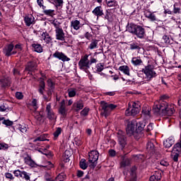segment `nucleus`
I'll return each instance as SVG.
<instances>
[{
    "instance_id": "obj_43",
    "label": "nucleus",
    "mask_w": 181,
    "mask_h": 181,
    "mask_svg": "<svg viewBox=\"0 0 181 181\" xmlns=\"http://www.w3.org/2000/svg\"><path fill=\"white\" fill-rule=\"evenodd\" d=\"M179 155H180L179 153L172 151L171 158L174 162H177L179 160Z\"/></svg>"
},
{
    "instance_id": "obj_62",
    "label": "nucleus",
    "mask_w": 181,
    "mask_h": 181,
    "mask_svg": "<svg viewBox=\"0 0 181 181\" xmlns=\"http://www.w3.org/2000/svg\"><path fill=\"white\" fill-rule=\"evenodd\" d=\"M160 164L162 165V166H169V163L165 160H162L160 162Z\"/></svg>"
},
{
    "instance_id": "obj_3",
    "label": "nucleus",
    "mask_w": 181,
    "mask_h": 181,
    "mask_svg": "<svg viewBox=\"0 0 181 181\" xmlns=\"http://www.w3.org/2000/svg\"><path fill=\"white\" fill-rule=\"evenodd\" d=\"M88 57H90V55L85 54L83 57H82L78 62V66L81 70H83V71H87L88 69L91 66V64L95 63L97 62V59L93 57H90V59H88Z\"/></svg>"
},
{
    "instance_id": "obj_27",
    "label": "nucleus",
    "mask_w": 181,
    "mask_h": 181,
    "mask_svg": "<svg viewBox=\"0 0 181 181\" xmlns=\"http://www.w3.org/2000/svg\"><path fill=\"white\" fill-rule=\"evenodd\" d=\"M37 64L36 62H30L28 63V65L26 66V70H28V71H35V70H36V67H37Z\"/></svg>"
},
{
    "instance_id": "obj_25",
    "label": "nucleus",
    "mask_w": 181,
    "mask_h": 181,
    "mask_svg": "<svg viewBox=\"0 0 181 181\" xmlns=\"http://www.w3.org/2000/svg\"><path fill=\"white\" fill-rule=\"evenodd\" d=\"M153 142H155V140H151L146 144V149L150 153L155 152V145H153Z\"/></svg>"
},
{
    "instance_id": "obj_8",
    "label": "nucleus",
    "mask_w": 181,
    "mask_h": 181,
    "mask_svg": "<svg viewBox=\"0 0 181 181\" xmlns=\"http://www.w3.org/2000/svg\"><path fill=\"white\" fill-rule=\"evenodd\" d=\"M46 112H47V117L50 121H54V120H56V118H57V117L56 116V115L53 112V110L52 109V103H48L47 105V106H46Z\"/></svg>"
},
{
    "instance_id": "obj_57",
    "label": "nucleus",
    "mask_w": 181,
    "mask_h": 181,
    "mask_svg": "<svg viewBox=\"0 0 181 181\" xmlns=\"http://www.w3.org/2000/svg\"><path fill=\"white\" fill-rule=\"evenodd\" d=\"M64 177H65L64 175L59 174V175H57L55 180L56 181H63L64 180Z\"/></svg>"
},
{
    "instance_id": "obj_10",
    "label": "nucleus",
    "mask_w": 181,
    "mask_h": 181,
    "mask_svg": "<svg viewBox=\"0 0 181 181\" xmlns=\"http://www.w3.org/2000/svg\"><path fill=\"white\" fill-rule=\"evenodd\" d=\"M55 36L57 40H61V42L66 40V35L62 28H57V29H55Z\"/></svg>"
},
{
    "instance_id": "obj_45",
    "label": "nucleus",
    "mask_w": 181,
    "mask_h": 181,
    "mask_svg": "<svg viewBox=\"0 0 181 181\" xmlns=\"http://www.w3.org/2000/svg\"><path fill=\"white\" fill-rule=\"evenodd\" d=\"M31 107L34 108L35 111H36V110L39 108V105H37V100L33 99V100L31 101Z\"/></svg>"
},
{
    "instance_id": "obj_32",
    "label": "nucleus",
    "mask_w": 181,
    "mask_h": 181,
    "mask_svg": "<svg viewBox=\"0 0 181 181\" xmlns=\"http://www.w3.org/2000/svg\"><path fill=\"white\" fill-rule=\"evenodd\" d=\"M132 63L134 66H141L142 64V59H141V57H133L132 59Z\"/></svg>"
},
{
    "instance_id": "obj_15",
    "label": "nucleus",
    "mask_w": 181,
    "mask_h": 181,
    "mask_svg": "<svg viewBox=\"0 0 181 181\" xmlns=\"http://www.w3.org/2000/svg\"><path fill=\"white\" fill-rule=\"evenodd\" d=\"M59 112L62 115V117H66V115H67V109H66V101L64 100H62L60 103Z\"/></svg>"
},
{
    "instance_id": "obj_2",
    "label": "nucleus",
    "mask_w": 181,
    "mask_h": 181,
    "mask_svg": "<svg viewBox=\"0 0 181 181\" xmlns=\"http://www.w3.org/2000/svg\"><path fill=\"white\" fill-rule=\"evenodd\" d=\"M127 30L132 35H135L139 39H144L145 37V28L141 25L134 23L127 25Z\"/></svg>"
},
{
    "instance_id": "obj_41",
    "label": "nucleus",
    "mask_w": 181,
    "mask_h": 181,
    "mask_svg": "<svg viewBox=\"0 0 181 181\" xmlns=\"http://www.w3.org/2000/svg\"><path fill=\"white\" fill-rule=\"evenodd\" d=\"M42 12L45 15H47V16H54V10H52V9H47V10L42 11Z\"/></svg>"
},
{
    "instance_id": "obj_12",
    "label": "nucleus",
    "mask_w": 181,
    "mask_h": 181,
    "mask_svg": "<svg viewBox=\"0 0 181 181\" xmlns=\"http://www.w3.org/2000/svg\"><path fill=\"white\" fill-rule=\"evenodd\" d=\"M89 162L90 163H95L98 160L99 153L97 151H92L88 154Z\"/></svg>"
},
{
    "instance_id": "obj_40",
    "label": "nucleus",
    "mask_w": 181,
    "mask_h": 181,
    "mask_svg": "<svg viewBox=\"0 0 181 181\" xmlns=\"http://www.w3.org/2000/svg\"><path fill=\"white\" fill-rule=\"evenodd\" d=\"M79 165H80L81 169H83V170H86V169L88 168V165L87 164V163H86V159H82L80 161Z\"/></svg>"
},
{
    "instance_id": "obj_7",
    "label": "nucleus",
    "mask_w": 181,
    "mask_h": 181,
    "mask_svg": "<svg viewBox=\"0 0 181 181\" xmlns=\"http://www.w3.org/2000/svg\"><path fill=\"white\" fill-rule=\"evenodd\" d=\"M126 132L129 136L132 135L136 136V134H138L136 132V120L133 119L128 122Z\"/></svg>"
},
{
    "instance_id": "obj_19",
    "label": "nucleus",
    "mask_w": 181,
    "mask_h": 181,
    "mask_svg": "<svg viewBox=\"0 0 181 181\" xmlns=\"http://www.w3.org/2000/svg\"><path fill=\"white\" fill-rule=\"evenodd\" d=\"M175 144V137L170 136L167 139L164 140L163 146L164 148H170L172 145Z\"/></svg>"
},
{
    "instance_id": "obj_53",
    "label": "nucleus",
    "mask_w": 181,
    "mask_h": 181,
    "mask_svg": "<svg viewBox=\"0 0 181 181\" xmlns=\"http://www.w3.org/2000/svg\"><path fill=\"white\" fill-rule=\"evenodd\" d=\"M37 141H46V137L45 136H40L33 140V142H37Z\"/></svg>"
},
{
    "instance_id": "obj_36",
    "label": "nucleus",
    "mask_w": 181,
    "mask_h": 181,
    "mask_svg": "<svg viewBox=\"0 0 181 181\" xmlns=\"http://www.w3.org/2000/svg\"><path fill=\"white\" fill-rule=\"evenodd\" d=\"M68 95L70 98H73V97H76V94H77V89L76 88H69L68 89Z\"/></svg>"
},
{
    "instance_id": "obj_30",
    "label": "nucleus",
    "mask_w": 181,
    "mask_h": 181,
    "mask_svg": "<svg viewBox=\"0 0 181 181\" xmlns=\"http://www.w3.org/2000/svg\"><path fill=\"white\" fill-rule=\"evenodd\" d=\"M106 1V5L109 8H116V6H118V1L117 0H105Z\"/></svg>"
},
{
    "instance_id": "obj_54",
    "label": "nucleus",
    "mask_w": 181,
    "mask_h": 181,
    "mask_svg": "<svg viewBox=\"0 0 181 181\" xmlns=\"http://www.w3.org/2000/svg\"><path fill=\"white\" fill-rule=\"evenodd\" d=\"M5 176L6 179H10L11 180H13V179H15V177H13V175L11 173H6Z\"/></svg>"
},
{
    "instance_id": "obj_34",
    "label": "nucleus",
    "mask_w": 181,
    "mask_h": 181,
    "mask_svg": "<svg viewBox=\"0 0 181 181\" xmlns=\"http://www.w3.org/2000/svg\"><path fill=\"white\" fill-rule=\"evenodd\" d=\"M142 114L144 117L147 118H151V108L149 107H143Z\"/></svg>"
},
{
    "instance_id": "obj_61",
    "label": "nucleus",
    "mask_w": 181,
    "mask_h": 181,
    "mask_svg": "<svg viewBox=\"0 0 181 181\" xmlns=\"http://www.w3.org/2000/svg\"><path fill=\"white\" fill-rule=\"evenodd\" d=\"M19 129H20L21 132H23V134H25V132H26V131H28V129L25 126L19 127Z\"/></svg>"
},
{
    "instance_id": "obj_39",
    "label": "nucleus",
    "mask_w": 181,
    "mask_h": 181,
    "mask_svg": "<svg viewBox=\"0 0 181 181\" xmlns=\"http://www.w3.org/2000/svg\"><path fill=\"white\" fill-rule=\"evenodd\" d=\"M71 153L69 151H65L63 157H64V162L67 163L69 162V160H70V156H71Z\"/></svg>"
},
{
    "instance_id": "obj_22",
    "label": "nucleus",
    "mask_w": 181,
    "mask_h": 181,
    "mask_svg": "<svg viewBox=\"0 0 181 181\" xmlns=\"http://www.w3.org/2000/svg\"><path fill=\"white\" fill-rule=\"evenodd\" d=\"M24 21L26 26H30V25H33V23H35V17L32 15L26 16L24 18Z\"/></svg>"
},
{
    "instance_id": "obj_37",
    "label": "nucleus",
    "mask_w": 181,
    "mask_h": 181,
    "mask_svg": "<svg viewBox=\"0 0 181 181\" xmlns=\"http://www.w3.org/2000/svg\"><path fill=\"white\" fill-rule=\"evenodd\" d=\"M130 50H139L141 47L138 42H132L130 45Z\"/></svg>"
},
{
    "instance_id": "obj_1",
    "label": "nucleus",
    "mask_w": 181,
    "mask_h": 181,
    "mask_svg": "<svg viewBox=\"0 0 181 181\" xmlns=\"http://www.w3.org/2000/svg\"><path fill=\"white\" fill-rule=\"evenodd\" d=\"M153 111L156 114H158L162 111L163 115H168V117H170L175 114V105H168V103L163 101L158 105H155L153 107Z\"/></svg>"
},
{
    "instance_id": "obj_4",
    "label": "nucleus",
    "mask_w": 181,
    "mask_h": 181,
    "mask_svg": "<svg viewBox=\"0 0 181 181\" xmlns=\"http://www.w3.org/2000/svg\"><path fill=\"white\" fill-rule=\"evenodd\" d=\"M139 111H141V106L136 103H133L132 106L131 105H129V107L125 111V115L127 117L132 116L135 117L137 114H139Z\"/></svg>"
},
{
    "instance_id": "obj_5",
    "label": "nucleus",
    "mask_w": 181,
    "mask_h": 181,
    "mask_svg": "<svg viewBox=\"0 0 181 181\" xmlns=\"http://www.w3.org/2000/svg\"><path fill=\"white\" fill-rule=\"evenodd\" d=\"M143 73H144L147 81H151L153 78H155L158 74L153 70V68L151 65H148L145 66L144 69H142Z\"/></svg>"
},
{
    "instance_id": "obj_26",
    "label": "nucleus",
    "mask_w": 181,
    "mask_h": 181,
    "mask_svg": "<svg viewBox=\"0 0 181 181\" xmlns=\"http://www.w3.org/2000/svg\"><path fill=\"white\" fill-rule=\"evenodd\" d=\"M0 83L1 87H8V86H11V78L5 77L4 78L1 79Z\"/></svg>"
},
{
    "instance_id": "obj_24",
    "label": "nucleus",
    "mask_w": 181,
    "mask_h": 181,
    "mask_svg": "<svg viewBox=\"0 0 181 181\" xmlns=\"http://www.w3.org/2000/svg\"><path fill=\"white\" fill-rule=\"evenodd\" d=\"M42 39L47 43V45H49L52 42V37L47 33V32H43L41 34Z\"/></svg>"
},
{
    "instance_id": "obj_35",
    "label": "nucleus",
    "mask_w": 181,
    "mask_h": 181,
    "mask_svg": "<svg viewBox=\"0 0 181 181\" xmlns=\"http://www.w3.org/2000/svg\"><path fill=\"white\" fill-rule=\"evenodd\" d=\"M130 165H131V161L128 158L124 159L120 163L121 168H128V166H129Z\"/></svg>"
},
{
    "instance_id": "obj_59",
    "label": "nucleus",
    "mask_w": 181,
    "mask_h": 181,
    "mask_svg": "<svg viewBox=\"0 0 181 181\" xmlns=\"http://www.w3.org/2000/svg\"><path fill=\"white\" fill-rule=\"evenodd\" d=\"M16 98L18 100H22V98H23V94H22V93H21V92H17L16 93Z\"/></svg>"
},
{
    "instance_id": "obj_50",
    "label": "nucleus",
    "mask_w": 181,
    "mask_h": 181,
    "mask_svg": "<svg viewBox=\"0 0 181 181\" xmlns=\"http://www.w3.org/2000/svg\"><path fill=\"white\" fill-rule=\"evenodd\" d=\"M8 148H9V146L7 144H5V143L0 144V151L1 150L5 151L8 149Z\"/></svg>"
},
{
    "instance_id": "obj_44",
    "label": "nucleus",
    "mask_w": 181,
    "mask_h": 181,
    "mask_svg": "<svg viewBox=\"0 0 181 181\" xmlns=\"http://www.w3.org/2000/svg\"><path fill=\"white\" fill-rule=\"evenodd\" d=\"M60 134H62V128L57 127L56 131L54 132V139H57Z\"/></svg>"
},
{
    "instance_id": "obj_17",
    "label": "nucleus",
    "mask_w": 181,
    "mask_h": 181,
    "mask_svg": "<svg viewBox=\"0 0 181 181\" xmlns=\"http://www.w3.org/2000/svg\"><path fill=\"white\" fill-rule=\"evenodd\" d=\"M24 163H25V165H28V166H30L31 168L37 167V164H36V163L33 160L32 158L29 156L24 158Z\"/></svg>"
},
{
    "instance_id": "obj_20",
    "label": "nucleus",
    "mask_w": 181,
    "mask_h": 181,
    "mask_svg": "<svg viewBox=\"0 0 181 181\" xmlns=\"http://www.w3.org/2000/svg\"><path fill=\"white\" fill-rule=\"evenodd\" d=\"M83 25L78 20H74L71 22V26L74 30H79V29L83 28Z\"/></svg>"
},
{
    "instance_id": "obj_14",
    "label": "nucleus",
    "mask_w": 181,
    "mask_h": 181,
    "mask_svg": "<svg viewBox=\"0 0 181 181\" xmlns=\"http://www.w3.org/2000/svg\"><path fill=\"white\" fill-rule=\"evenodd\" d=\"M136 132L137 133L139 138H141V136H142V131H144V128H145V122H136Z\"/></svg>"
},
{
    "instance_id": "obj_29",
    "label": "nucleus",
    "mask_w": 181,
    "mask_h": 181,
    "mask_svg": "<svg viewBox=\"0 0 181 181\" xmlns=\"http://www.w3.org/2000/svg\"><path fill=\"white\" fill-rule=\"evenodd\" d=\"M119 70L126 76H130L129 67L128 66H126V65L121 66L119 67Z\"/></svg>"
},
{
    "instance_id": "obj_6",
    "label": "nucleus",
    "mask_w": 181,
    "mask_h": 181,
    "mask_svg": "<svg viewBox=\"0 0 181 181\" xmlns=\"http://www.w3.org/2000/svg\"><path fill=\"white\" fill-rule=\"evenodd\" d=\"M100 105L102 107V110H103V115L105 118L108 117L112 110H115V108H117L116 105H114L112 103H105V101H101Z\"/></svg>"
},
{
    "instance_id": "obj_13",
    "label": "nucleus",
    "mask_w": 181,
    "mask_h": 181,
    "mask_svg": "<svg viewBox=\"0 0 181 181\" xmlns=\"http://www.w3.org/2000/svg\"><path fill=\"white\" fill-rule=\"evenodd\" d=\"M127 175L130 181H136V166L132 167Z\"/></svg>"
},
{
    "instance_id": "obj_47",
    "label": "nucleus",
    "mask_w": 181,
    "mask_h": 181,
    "mask_svg": "<svg viewBox=\"0 0 181 181\" xmlns=\"http://www.w3.org/2000/svg\"><path fill=\"white\" fill-rule=\"evenodd\" d=\"M90 111V109L88 107H85L81 112V115L83 117H87L88 115V112Z\"/></svg>"
},
{
    "instance_id": "obj_60",
    "label": "nucleus",
    "mask_w": 181,
    "mask_h": 181,
    "mask_svg": "<svg viewBox=\"0 0 181 181\" xmlns=\"http://www.w3.org/2000/svg\"><path fill=\"white\" fill-rule=\"evenodd\" d=\"M54 2L57 6H62L63 5V0H54Z\"/></svg>"
},
{
    "instance_id": "obj_23",
    "label": "nucleus",
    "mask_w": 181,
    "mask_h": 181,
    "mask_svg": "<svg viewBox=\"0 0 181 181\" xmlns=\"http://www.w3.org/2000/svg\"><path fill=\"white\" fill-rule=\"evenodd\" d=\"M73 107L75 111H80L84 108V103H83V100H78L74 103Z\"/></svg>"
},
{
    "instance_id": "obj_31",
    "label": "nucleus",
    "mask_w": 181,
    "mask_h": 181,
    "mask_svg": "<svg viewBox=\"0 0 181 181\" xmlns=\"http://www.w3.org/2000/svg\"><path fill=\"white\" fill-rule=\"evenodd\" d=\"M32 46L34 51H35L37 53H42L43 52V47H42V45L34 43L32 45Z\"/></svg>"
},
{
    "instance_id": "obj_21",
    "label": "nucleus",
    "mask_w": 181,
    "mask_h": 181,
    "mask_svg": "<svg viewBox=\"0 0 181 181\" xmlns=\"http://www.w3.org/2000/svg\"><path fill=\"white\" fill-rule=\"evenodd\" d=\"M12 50H13V45L12 44H10L6 47V56H12V54H16L17 52L15 51V49L13 52Z\"/></svg>"
},
{
    "instance_id": "obj_16",
    "label": "nucleus",
    "mask_w": 181,
    "mask_h": 181,
    "mask_svg": "<svg viewBox=\"0 0 181 181\" xmlns=\"http://www.w3.org/2000/svg\"><path fill=\"white\" fill-rule=\"evenodd\" d=\"M162 179V171L157 170L150 177V181H160Z\"/></svg>"
},
{
    "instance_id": "obj_56",
    "label": "nucleus",
    "mask_w": 181,
    "mask_h": 181,
    "mask_svg": "<svg viewBox=\"0 0 181 181\" xmlns=\"http://www.w3.org/2000/svg\"><path fill=\"white\" fill-rule=\"evenodd\" d=\"M153 129V124L152 123H150L146 129V132H151V131H152Z\"/></svg>"
},
{
    "instance_id": "obj_64",
    "label": "nucleus",
    "mask_w": 181,
    "mask_h": 181,
    "mask_svg": "<svg viewBox=\"0 0 181 181\" xmlns=\"http://www.w3.org/2000/svg\"><path fill=\"white\" fill-rule=\"evenodd\" d=\"M152 12L149 11H146L144 13V15L146 16V18H148V19H149V18H151V15Z\"/></svg>"
},
{
    "instance_id": "obj_18",
    "label": "nucleus",
    "mask_w": 181,
    "mask_h": 181,
    "mask_svg": "<svg viewBox=\"0 0 181 181\" xmlns=\"http://www.w3.org/2000/svg\"><path fill=\"white\" fill-rule=\"evenodd\" d=\"M92 13H93L95 16H97V18H100V16H103V15H104V10H103V6H99L95 7L93 10Z\"/></svg>"
},
{
    "instance_id": "obj_11",
    "label": "nucleus",
    "mask_w": 181,
    "mask_h": 181,
    "mask_svg": "<svg viewBox=\"0 0 181 181\" xmlns=\"http://www.w3.org/2000/svg\"><path fill=\"white\" fill-rule=\"evenodd\" d=\"M53 57H55V59H58L62 62H70V58L66 56L64 53L60 52L59 51H57L53 54Z\"/></svg>"
},
{
    "instance_id": "obj_42",
    "label": "nucleus",
    "mask_w": 181,
    "mask_h": 181,
    "mask_svg": "<svg viewBox=\"0 0 181 181\" xmlns=\"http://www.w3.org/2000/svg\"><path fill=\"white\" fill-rule=\"evenodd\" d=\"M21 179H25V180H30V175L25 171H22Z\"/></svg>"
},
{
    "instance_id": "obj_33",
    "label": "nucleus",
    "mask_w": 181,
    "mask_h": 181,
    "mask_svg": "<svg viewBox=\"0 0 181 181\" xmlns=\"http://www.w3.org/2000/svg\"><path fill=\"white\" fill-rule=\"evenodd\" d=\"M173 12L175 15H177V14L179 15L181 13V8H180V5H179V4H177V3L174 4Z\"/></svg>"
},
{
    "instance_id": "obj_52",
    "label": "nucleus",
    "mask_w": 181,
    "mask_h": 181,
    "mask_svg": "<svg viewBox=\"0 0 181 181\" xmlns=\"http://www.w3.org/2000/svg\"><path fill=\"white\" fill-rule=\"evenodd\" d=\"M2 124L6 125V127H11V125H13V122L10 120H4Z\"/></svg>"
},
{
    "instance_id": "obj_38",
    "label": "nucleus",
    "mask_w": 181,
    "mask_h": 181,
    "mask_svg": "<svg viewBox=\"0 0 181 181\" xmlns=\"http://www.w3.org/2000/svg\"><path fill=\"white\" fill-rule=\"evenodd\" d=\"M45 87H46V84L45 83V81H41L40 83V88L38 89V91L40 93L42 94V95H43V93L45 91Z\"/></svg>"
},
{
    "instance_id": "obj_49",
    "label": "nucleus",
    "mask_w": 181,
    "mask_h": 181,
    "mask_svg": "<svg viewBox=\"0 0 181 181\" xmlns=\"http://www.w3.org/2000/svg\"><path fill=\"white\" fill-rule=\"evenodd\" d=\"M13 175L16 177H22V171L20 170H16L13 171Z\"/></svg>"
},
{
    "instance_id": "obj_46",
    "label": "nucleus",
    "mask_w": 181,
    "mask_h": 181,
    "mask_svg": "<svg viewBox=\"0 0 181 181\" xmlns=\"http://www.w3.org/2000/svg\"><path fill=\"white\" fill-rule=\"evenodd\" d=\"M47 86L49 88V90H54V83L52 81V79L47 80Z\"/></svg>"
},
{
    "instance_id": "obj_63",
    "label": "nucleus",
    "mask_w": 181,
    "mask_h": 181,
    "mask_svg": "<svg viewBox=\"0 0 181 181\" xmlns=\"http://www.w3.org/2000/svg\"><path fill=\"white\" fill-rule=\"evenodd\" d=\"M148 19H151L152 21V22H154V21H157L156 16H155V14H153V13H151V15L150 16V18Z\"/></svg>"
},
{
    "instance_id": "obj_55",
    "label": "nucleus",
    "mask_w": 181,
    "mask_h": 181,
    "mask_svg": "<svg viewBox=\"0 0 181 181\" xmlns=\"http://www.w3.org/2000/svg\"><path fill=\"white\" fill-rule=\"evenodd\" d=\"M163 40H164V42L166 44L170 43V39L168 35H163Z\"/></svg>"
},
{
    "instance_id": "obj_9",
    "label": "nucleus",
    "mask_w": 181,
    "mask_h": 181,
    "mask_svg": "<svg viewBox=\"0 0 181 181\" xmlns=\"http://www.w3.org/2000/svg\"><path fill=\"white\" fill-rule=\"evenodd\" d=\"M117 139L122 149H124L127 145V137H125V133H123L122 131H119L117 133Z\"/></svg>"
},
{
    "instance_id": "obj_48",
    "label": "nucleus",
    "mask_w": 181,
    "mask_h": 181,
    "mask_svg": "<svg viewBox=\"0 0 181 181\" xmlns=\"http://www.w3.org/2000/svg\"><path fill=\"white\" fill-rule=\"evenodd\" d=\"M96 71L101 72L103 70H104V65L101 63H99L96 65Z\"/></svg>"
},
{
    "instance_id": "obj_28",
    "label": "nucleus",
    "mask_w": 181,
    "mask_h": 181,
    "mask_svg": "<svg viewBox=\"0 0 181 181\" xmlns=\"http://www.w3.org/2000/svg\"><path fill=\"white\" fill-rule=\"evenodd\" d=\"M88 49H89V50H94V49H98V40H92L88 47Z\"/></svg>"
},
{
    "instance_id": "obj_51",
    "label": "nucleus",
    "mask_w": 181,
    "mask_h": 181,
    "mask_svg": "<svg viewBox=\"0 0 181 181\" xmlns=\"http://www.w3.org/2000/svg\"><path fill=\"white\" fill-rule=\"evenodd\" d=\"M14 51L18 52H22V45L20 44H17L15 46Z\"/></svg>"
},
{
    "instance_id": "obj_58",
    "label": "nucleus",
    "mask_w": 181,
    "mask_h": 181,
    "mask_svg": "<svg viewBox=\"0 0 181 181\" xmlns=\"http://www.w3.org/2000/svg\"><path fill=\"white\" fill-rule=\"evenodd\" d=\"M105 19H107V21H110V19H111V12L106 11Z\"/></svg>"
}]
</instances>
